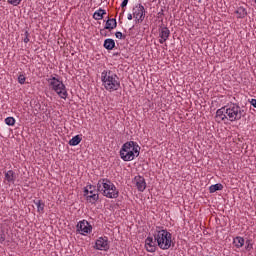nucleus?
<instances>
[{
  "label": "nucleus",
  "mask_w": 256,
  "mask_h": 256,
  "mask_svg": "<svg viewBox=\"0 0 256 256\" xmlns=\"http://www.w3.org/2000/svg\"><path fill=\"white\" fill-rule=\"evenodd\" d=\"M243 117V109L238 104H230L228 106H224L216 111L215 119L217 123H227V121H231V123L235 121H241Z\"/></svg>",
  "instance_id": "obj_1"
},
{
  "label": "nucleus",
  "mask_w": 256,
  "mask_h": 256,
  "mask_svg": "<svg viewBox=\"0 0 256 256\" xmlns=\"http://www.w3.org/2000/svg\"><path fill=\"white\" fill-rule=\"evenodd\" d=\"M102 86L109 93H113V91H119L121 88V80L119 76L113 70L105 69L101 72L100 76Z\"/></svg>",
  "instance_id": "obj_2"
},
{
  "label": "nucleus",
  "mask_w": 256,
  "mask_h": 256,
  "mask_svg": "<svg viewBox=\"0 0 256 256\" xmlns=\"http://www.w3.org/2000/svg\"><path fill=\"white\" fill-rule=\"evenodd\" d=\"M141 153V147L135 141H128L124 143L120 149V158L122 161H133L137 159Z\"/></svg>",
  "instance_id": "obj_3"
},
{
  "label": "nucleus",
  "mask_w": 256,
  "mask_h": 256,
  "mask_svg": "<svg viewBox=\"0 0 256 256\" xmlns=\"http://www.w3.org/2000/svg\"><path fill=\"white\" fill-rule=\"evenodd\" d=\"M153 237L162 251H167L171 249L173 245V235L166 229H159L153 233Z\"/></svg>",
  "instance_id": "obj_4"
},
{
  "label": "nucleus",
  "mask_w": 256,
  "mask_h": 256,
  "mask_svg": "<svg viewBox=\"0 0 256 256\" xmlns=\"http://www.w3.org/2000/svg\"><path fill=\"white\" fill-rule=\"evenodd\" d=\"M97 189L107 199H117L119 197V190L109 179L103 178L98 180Z\"/></svg>",
  "instance_id": "obj_5"
},
{
  "label": "nucleus",
  "mask_w": 256,
  "mask_h": 256,
  "mask_svg": "<svg viewBox=\"0 0 256 256\" xmlns=\"http://www.w3.org/2000/svg\"><path fill=\"white\" fill-rule=\"evenodd\" d=\"M47 83L52 91H55L60 99H67L69 93L67 92V86L63 83V80L59 79L57 75H51L47 78Z\"/></svg>",
  "instance_id": "obj_6"
},
{
  "label": "nucleus",
  "mask_w": 256,
  "mask_h": 256,
  "mask_svg": "<svg viewBox=\"0 0 256 256\" xmlns=\"http://www.w3.org/2000/svg\"><path fill=\"white\" fill-rule=\"evenodd\" d=\"M84 197L87 203H91L92 205H95V203L99 201V189L95 188V186L93 185H87L84 188Z\"/></svg>",
  "instance_id": "obj_7"
},
{
  "label": "nucleus",
  "mask_w": 256,
  "mask_h": 256,
  "mask_svg": "<svg viewBox=\"0 0 256 256\" xmlns=\"http://www.w3.org/2000/svg\"><path fill=\"white\" fill-rule=\"evenodd\" d=\"M76 231H78L80 235H89V233L93 231V226H91L87 220H81L76 225Z\"/></svg>",
  "instance_id": "obj_8"
},
{
  "label": "nucleus",
  "mask_w": 256,
  "mask_h": 256,
  "mask_svg": "<svg viewBox=\"0 0 256 256\" xmlns=\"http://www.w3.org/2000/svg\"><path fill=\"white\" fill-rule=\"evenodd\" d=\"M95 249L98 251H109V239L107 237H100L95 242Z\"/></svg>",
  "instance_id": "obj_9"
},
{
  "label": "nucleus",
  "mask_w": 256,
  "mask_h": 256,
  "mask_svg": "<svg viewBox=\"0 0 256 256\" xmlns=\"http://www.w3.org/2000/svg\"><path fill=\"white\" fill-rule=\"evenodd\" d=\"M157 240H155V237L148 236L145 240V249L148 251V253H155L157 251Z\"/></svg>",
  "instance_id": "obj_10"
},
{
  "label": "nucleus",
  "mask_w": 256,
  "mask_h": 256,
  "mask_svg": "<svg viewBox=\"0 0 256 256\" xmlns=\"http://www.w3.org/2000/svg\"><path fill=\"white\" fill-rule=\"evenodd\" d=\"M133 185H135V187L138 189V191H140L141 193H143V191H145V189H147V182H145V178L142 176H136L133 181H132Z\"/></svg>",
  "instance_id": "obj_11"
},
{
  "label": "nucleus",
  "mask_w": 256,
  "mask_h": 256,
  "mask_svg": "<svg viewBox=\"0 0 256 256\" xmlns=\"http://www.w3.org/2000/svg\"><path fill=\"white\" fill-rule=\"evenodd\" d=\"M133 17L134 19H137L138 21H143L145 19V7L141 4L136 6L133 9Z\"/></svg>",
  "instance_id": "obj_12"
},
{
  "label": "nucleus",
  "mask_w": 256,
  "mask_h": 256,
  "mask_svg": "<svg viewBox=\"0 0 256 256\" xmlns=\"http://www.w3.org/2000/svg\"><path fill=\"white\" fill-rule=\"evenodd\" d=\"M15 179H17V175L15 174V171L8 170L4 172V183H7V185L15 184Z\"/></svg>",
  "instance_id": "obj_13"
},
{
  "label": "nucleus",
  "mask_w": 256,
  "mask_h": 256,
  "mask_svg": "<svg viewBox=\"0 0 256 256\" xmlns=\"http://www.w3.org/2000/svg\"><path fill=\"white\" fill-rule=\"evenodd\" d=\"M171 35V31L169 30V28L167 27H162L159 29V43H161V45H163V43H165V41H167V39H169V36Z\"/></svg>",
  "instance_id": "obj_14"
},
{
  "label": "nucleus",
  "mask_w": 256,
  "mask_h": 256,
  "mask_svg": "<svg viewBox=\"0 0 256 256\" xmlns=\"http://www.w3.org/2000/svg\"><path fill=\"white\" fill-rule=\"evenodd\" d=\"M235 14L238 19H245L247 17V8L240 6L236 9Z\"/></svg>",
  "instance_id": "obj_15"
},
{
  "label": "nucleus",
  "mask_w": 256,
  "mask_h": 256,
  "mask_svg": "<svg viewBox=\"0 0 256 256\" xmlns=\"http://www.w3.org/2000/svg\"><path fill=\"white\" fill-rule=\"evenodd\" d=\"M233 245H234V247H236V249H241V247H243V245H245V239L241 236H236L233 239Z\"/></svg>",
  "instance_id": "obj_16"
},
{
  "label": "nucleus",
  "mask_w": 256,
  "mask_h": 256,
  "mask_svg": "<svg viewBox=\"0 0 256 256\" xmlns=\"http://www.w3.org/2000/svg\"><path fill=\"white\" fill-rule=\"evenodd\" d=\"M103 15H107V12L104 9L99 8L94 12L93 19L96 21H101V19H103Z\"/></svg>",
  "instance_id": "obj_17"
},
{
  "label": "nucleus",
  "mask_w": 256,
  "mask_h": 256,
  "mask_svg": "<svg viewBox=\"0 0 256 256\" xmlns=\"http://www.w3.org/2000/svg\"><path fill=\"white\" fill-rule=\"evenodd\" d=\"M117 27V20L115 18L108 19L106 21V25L104 29H108L109 31L115 29Z\"/></svg>",
  "instance_id": "obj_18"
},
{
  "label": "nucleus",
  "mask_w": 256,
  "mask_h": 256,
  "mask_svg": "<svg viewBox=\"0 0 256 256\" xmlns=\"http://www.w3.org/2000/svg\"><path fill=\"white\" fill-rule=\"evenodd\" d=\"M104 48L108 51H112V49H115V40L108 38L104 41Z\"/></svg>",
  "instance_id": "obj_19"
},
{
  "label": "nucleus",
  "mask_w": 256,
  "mask_h": 256,
  "mask_svg": "<svg viewBox=\"0 0 256 256\" xmlns=\"http://www.w3.org/2000/svg\"><path fill=\"white\" fill-rule=\"evenodd\" d=\"M33 203L36 205L38 213H45V203L42 200H34Z\"/></svg>",
  "instance_id": "obj_20"
},
{
  "label": "nucleus",
  "mask_w": 256,
  "mask_h": 256,
  "mask_svg": "<svg viewBox=\"0 0 256 256\" xmlns=\"http://www.w3.org/2000/svg\"><path fill=\"white\" fill-rule=\"evenodd\" d=\"M217 191H223V184L217 183L209 187V193H215Z\"/></svg>",
  "instance_id": "obj_21"
},
{
  "label": "nucleus",
  "mask_w": 256,
  "mask_h": 256,
  "mask_svg": "<svg viewBox=\"0 0 256 256\" xmlns=\"http://www.w3.org/2000/svg\"><path fill=\"white\" fill-rule=\"evenodd\" d=\"M82 139L81 136L76 135L74 136L70 141H69V145H71L72 147H75L77 145H79V143H81Z\"/></svg>",
  "instance_id": "obj_22"
},
{
  "label": "nucleus",
  "mask_w": 256,
  "mask_h": 256,
  "mask_svg": "<svg viewBox=\"0 0 256 256\" xmlns=\"http://www.w3.org/2000/svg\"><path fill=\"white\" fill-rule=\"evenodd\" d=\"M5 123L6 125H8L9 127H13V125H15V118L14 117H7L5 119Z\"/></svg>",
  "instance_id": "obj_23"
},
{
  "label": "nucleus",
  "mask_w": 256,
  "mask_h": 256,
  "mask_svg": "<svg viewBox=\"0 0 256 256\" xmlns=\"http://www.w3.org/2000/svg\"><path fill=\"white\" fill-rule=\"evenodd\" d=\"M25 81H27V77H25L24 74H20L18 76V83H20V85H25Z\"/></svg>",
  "instance_id": "obj_24"
},
{
  "label": "nucleus",
  "mask_w": 256,
  "mask_h": 256,
  "mask_svg": "<svg viewBox=\"0 0 256 256\" xmlns=\"http://www.w3.org/2000/svg\"><path fill=\"white\" fill-rule=\"evenodd\" d=\"M245 243V249H246V251H251V249H253V243H251V240H246V242H244Z\"/></svg>",
  "instance_id": "obj_25"
},
{
  "label": "nucleus",
  "mask_w": 256,
  "mask_h": 256,
  "mask_svg": "<svg viewBox=\"0 0 256 256\" xmlns=\"http://www.w3.org/2000/svg\"><path fill=\"white\" fill-rule=\"evenodd\" d=\"M21 1H23V0H7V2H8L10 5H13L14 7H17V5H20V4H21Z\"/></svg>",
  "instance_id": "obj_26"
},
{
  "label": "nucleus",
  "mask_w": 256,
  "mask_h": 256,
  "mask_svg": "<svg viewBox=\"0 0 256 256\" xmlns=\"http://www.w3.org/2000/svg\"><path fill=\"white\" fill-rule=\"evenodd\" d=\"M6 239H7V236L5 235V232L0 231V243H5Z\"/></svg>",
  "instance_id": "obj_27"
},
{
  "label": "nucleus",
  "mask_w": 256,
  "mask_h": 256,
  "mask_svg": "<svg viewBox=\"0 0 256 256\" xmlns=\"http://www.w3.org/2000/svg\"><path fill=\"white\" fill-rule=\"evenodd\" d=\"M115 35H116V38H117V39H123V33H121V32H116Z\"/></svg>",
  "instance_id": "obj_28"
},
{
  "label": "nucleus",
  "mask_w": 256,
  "mask_h": 256,
  "mask_svg": "<svg viewBox=\"0 0 256 256\" xmlns=\"http://www.w3.org/2000/svg\"><path fill=\"white\" fill-rule=\"evenodd\" d=\"M127 3H129V0H123L121 3V7H127Z\"/></svg>",
  "instance_id": "obj_29"
},
{
  "label": "nucleus",
  "mask_w": 256,
  "mask_h": 256,
  "mask_svg": "<svg viewBox=\"0 0 256 256\" xmlns=\"http://www.w3.org/2000/svg\"><path fill=\"white\" fill-rule=\"evenodd\" d=\"M250 105H253L255 107V109H256V99H252L250 101Z\"/></svg>",
  "instance_id": "obj_30"
},
{
  "label": "nucleus",
  "mask_w": 256,
  "mask_h": 256,
  "mask_svg": "<svg viewBox=\"0 0 256 256\" xmlns=\"http://www.w3.org/2000/svg\"><path fill=\"white\" fill-rule=\"evenodd\" d=\"M127 19L128 21H131L133 19V14H128Z\"/></svg>",
  "instance_id": "obj_31"
},
{
  "label": "nucleus",
  "mask_w": 256,
  "mask_h": 256,
  "mask_svg": "<svg viewBox=\"0 0 256 256\" xmlns=\"http://www.w3.org/2000/svg\"><path fill=\"white\" fill-rule=\"evenodd\" d=\"M24 43H29V37L25 36Z\"/></svg>",
  "instance_id": "obj_32"
},
{
  "label": "nucleus",
  "mask_w": 256,
  "mask_h": 256,
  "mask_svg": "<svg viewBox=\"0 0 256 256\" xmlns=\"http://www.w3.org/2000/svg\"><path fill=\"white\" fill-rule=\"evenodd\" d=\"M24 35L25 37H29V31H25Z\"/></svg>",
  "instance_id": "obj_33"
},
{
  "label": "nucleus",
  "mask_w": 256,
  "mask_h": 256,
  "mask_svg": "<svg viewBox=\"0 0 256 256\" xmlns=\"http://www.w3.org/2000/svg\"><path fill=\"white\" fill-rule=\"evenodd\" d=\"M105 30H101V34L103 35V32H104Z\"/></svg>",
  "instance_id": "obj_34"
}]
</instances>
